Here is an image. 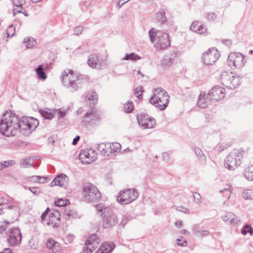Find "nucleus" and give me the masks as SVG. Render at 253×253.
Returning a JSON list of instances; mask_svg holds the SVG:
<instances>
[{
  "label": "nucleus",
  "mask_w": 253,
  "mask_h": 253,
  "mask_svg": "<svg viewBox=\"0 0 253 253\" xmlns=\"http://www.w3.org/2000/svg\"><path fill=\"white\" fill-rule=\"evenodd\" d=\"M109 146L110 153L119 152L121 150V145L120 143L117 142H114L112 143H108V147Z\"/></svg>",
  "instance_id": "obj_33"
},
{
  "label": "nucleus",
  "mask_w": 253,
  "mask_h": 253,
  "mask_svg": "<svg viewBox=\"0 0 253 253\" xmlns=\"http://www.w3.org/2000/svg\"><path fill=\"white\" fill-rule=\"evenodd\" d=\"M227 62L231 68L238 69L243 67L246 63L244 56L239 52L230 53L228 57Z\"/></svg>",
  "instance_id": "obj_11"
},
{
  "label": "nucleus",
  "mask_w": 253,
  "mask_h": 253,
  "mask_svg": "<svg viewBox=\"0 0 253 253\" xmlns=\"http://www.w3.org/2000/svg\"><path fill=\"white\" fill-rule=\"evenodd\" d=\"M44 178L42 177L41 176L38 175H33L31 176H28L25 178L27 181L31 182H38L40 181L41 179H44Z\"/></svg>",
  "instance_id": "obj_44"
},
{
  "label": "nucleus",
  "mask_w": 253,
  "mask_h": 253,
  "mask_svg": "<svg viewBox=\"0 0 253 253\" xmlns=\"http://www.w3.org/2000/svg\"><path fill=\"white\" fill-rule=\"evenodd\" d=\"M50 209L47 208L42 213L41 220L42 222H45L48 225H51L53 227H57L59 226V221L60 220V213L56 211L53 210V212L48 213Z\"/></svg>",
  "instance_id": "obj_9"
},
{
  "label": "nucleus",
  "mask_w": 253,
  "mask_h": 253,
  "mask_svg": "<svg viewBox=\"0 0 253 253\" xmlns=\"http://www.w3.org/2000/svg\"><path fill=\"white\" fill-rule=\"evenodd\" d=\"M229 78L230 77L227 75V72H223L220 77L221 84L224 86L231 89H235L240 85L241 83V78L239 76H235V77L232 78L231 82H228V80Z\"/></svg>",
  "instance_id": "obj_13"
},
{
  "label": "nucleus",
  "mask_w": 253,
  "mask_h": 253,
  "mask_svg": "<svg viewBox=\"0 0 253 253\" xmlns=\"http://www.w3.org/2000/svg\"><path fill=\"white\" fill-rule=\"evenodd\" d=\"M245 153L244 150H233L226 158L224 161V166L229 170H234L241 163L243 154Z\"/></svg>",
  "instance_id": "obj_8"
},
{
  "label": "nucleus",
  "mask_w": 253,
  "mask_h": 253,
  "mask_svg": "<svg viewBox=\"0 0 253 253\" xmlns=\"http://www.w3.org/2000/svg\"><path fill=\"white\" fill-rule=\"evenodd\" d=\"M6 228V226L5 224H0V233H2L4 231Z\"/></svg>",
  "instance_id": "obj_64"
},
{
  "label": "nucleus",
  "mask_w": 253,
  "mask_h": 253,
  "mask_svg": "<svg viewBox=\"0 0 253 253\" xmlns=\"http://www.w3.org/2000/svg\"><path fill=\"white\" fill-rule=\"evenodd\" d=\"M150 39L153 43L155 41L154 46L157 51L166 49L170 45L169 35L167 33L159 31L156 33L153 29L149 32Z\"/></svg>",
  "instance_id": "obj_4"
},
{
  "label": "nucleus",
  "mask_w": 253,
  "mask_h": 253,
  "mask_svg": "<svg viewBox=\"0 0 253 253\" xmlns=\"http://www.w3.org/2000/svg\"><path fill=\"white\" fill-rule=\"evenodd\" d=\"M37 74L38 76L39 79L44 80L46 79L47 76L45 73L44 72V68L42 65L38 66L36 69Z\"/></svg>",
  "instance_id": "obj_36"
},
{
  "label": "nucleus",
  "mask_w": 253,
  "mask_h": 253,
  "mask_svg": "<svg viewBox=\"0 0 253 253\" xmlns=\"http://www.w3.org/2000/svg\"><path fill=\"white\" fill-rule=\"evenodd\" d=\"M190 29L191 31L201 34H203L207 32V29L199 21L193 22Z\"/></svg>",
  "instance_id": "obj_23"
},
{
  "label": "nucleus",
  "mask_w": 253,
  "mask_h": 253,
  "mask_svg": "<svg viewBox=\"0 0 253 253\" xmlns=\"http://www.w3.org/2000/svg\"><path fill=\"white\" fill-rule=\"evenodd\" d=\"M96 208L98 211L102 212V215L106 212V210L107 209H111L110 208L104 206L102 204H97L96 205Z\"/></svg>",
  "instance_id": "obj_50"
},
{
  "label": "nucleus",
  "mask_w": 253,
  "mask_h": 253,
  "mask_svg": "<svg viewBox=\"0 0 253 253\" xmlns=\"http://www.w3.org/2000/svg\"><path fill=\"white\" fill-rule=\"evenodd\" d=\"M3 167V168H7L10 166H12L15 164V162L13 160H9L8 161H4L1 162Z\"/></svg>",
  "instance_id": "obj_48"
},
{
  "label": "nucleus",
  "mask_w": 253,
  "mask_h": 253,
  "mask_svg": "<svg viewBox=\"0 0 253 253\" xmlns=\"http://www.w3.org/2000/svg\"><path fill=\"white\" fill-rule=\"evenodd\" d=\"M88 65L93 69L99 68L100 63L98 57L96 54L90 55L87 61Z\"/></svg>",
  "instance_id": "obj_26"
},
{
  "label": "nucleus",
  "mask_w": 253,
  "mask_h": 253,
  "mask_svg": "<svg viewBox=\"0 0 253 253\" xmlns=\"http://www.w3.org/2000/svg\"><path fill=\"white\" fill-rule=\"evenodd\" d=\"M222 219L225 222L233 226L238 225L240 221L238 217L232 212H227L222 216Z\"/></svg>",
  "instance_id": "obj_21"
},
{
  "label": "nucleus",
  "mask_w": 253,
  "mask_h": 253,
  "mask_svg": "<svg viewBox=\"0 0 253 253\" xmlns=\"http://www.w3.org/2000/svg\"><path fill=\"white\" fill-rule=\"evenodd\" d=\"M134 109V106L132 101H128L124 105V111L126 113H131Z\"/></svg>",
  "instance_id": "obj_41"
},
{
  "label": "nucleus",
  "mask_w": 253,
  "mask_h": 253,
  "mask_svg": "<svg viewBox=\"0 0 253 253\" xmlns=\"http://www.w3.org/2000/svg\"><path fill=\"white\" fill-rule=\"evenodd\" d=\"M21 167L26 168H29V167H34V166L33 164H30L29 161L27 159H24L21 162Z\"/></svg>",
  "instance_id": "obj_52"
},
{
  "label": "nucleus",
  "mask_w": 253,
  "mask_h": 253,
  "mask_svg": "<svg viewBox=\"0 0 253 253\" xmlns=\"http://www.w3.org/2000/svg\"><path fill=\"white\" fill-rule=\"evenodd\" d=\"M86 98L87 100L93 101V103L97 102L98 100L97 95L95 91L93 90L87 92Z\"/></svg>",
  "instance_id": "obj_38"
},
{
  "label": "nucleus",
  "mask_w": 253,
  "mask_h": 253,
  "mask_svg": "<svg viewBox=\"0 0 253 253\" xmlns=\"http://www.w3.org/2000/svg\"><path fill=\"white\" fill-rule=\"evenodd\" d=\"M60 78L63 85L72 91L77 90L82 86L85 81L88 80L87 76L76 74L70 69H66L63 71Z\"/></svg>",
  "instance_id": "obj_1"
},
{
  "label": "nucleus",
  "mask_w": 253,
  "mask_h": 253,
  "mask_svg": "<svg viewBox=\"0 0 253 253\" xmlns=\"http://www.w3.org/2000/svg\"><path fill=\"white\" fill-rule=\"evenodd\" d=\"M82 195L87 202L96 201L101 198V194L97 188L89 182L83 184Z\"/></svg>",
  "instance_id": "obj_7"
},
{
  "label": "nucleus",
  "mask_w": 253,
  "mask_h": 253,
  "mask_svg": "<svg viewBox=\"0 0 253 253\" xmlns=\"http://www.w3.org/2000/svg\"><path fill=\"white\" fill-rule=\"evenodd\" d=\"M68 177L65 174H61L57 176L50 183V186H59L66 188L68 183Z\"/></svg>",
  "instance_id": "obj_20"
},
{
  "label": "nucleus",
  "mask_w": 253,
  "mask_h": 253,
  "mask_svg": "<svg viewBox=\"0 0 253 253\" xmlns=\"http://www.w3.org/2000/svg\"><path fill=\"white\" fill-rule=\"evenodd\" d=\"M84 28L83 26H79L74 29V34L79 36L82 33Z\"/></svg>",
  "instance_id": "obj_53"
},
{
  "label": "nucleus",
  "mask_w": 253,
  "mask_h": 253,
  "mask_svg": "<svg viewBox=\"0 0 253 253\" xmlns=\"http://www.w3.org/2000/svg\"><path fill=\"white\" fill-rule=\"evenodd\" d=\"M67 201L64 200L62 199H59L58 200L56 201L55 202V205L57 207H65L66 208V207H67Z\"/></svg>",
  "instance_id": "obj_47"
},
{
  "label": "nucleus",
  "mask_w": 253,
  "mask_h": 253,
  "mask_svg": "<svg viewBox=\"0 0 253 253\" xmlns=\"http://www.w3.org/2000/svg\"><path fill=\"white\" fill-rule=\"evenodd\" d=\"M139 126L142 129L152 128L156 125V120L145 114H141L137 116Z\"/></svg>",
  "instance_id": "obj_14"
},
{
  "label": "nucleus",
  "mask_w": 253,
  "mask_h": 253,
  "mask_svg": "<svg viewBox=\"0 0 253 253\" xmlns=\"http://www.w3.org/2000/svg\"><path fill=\"white\" fill-rule=\"evenodd\" d=\"M100 117L99 113L94 110L91 109L88 111L84 116L82 122L85 125L89 124H94L100 120Z\"/></svg>",
  "instance_id": "obj_19"
},
{
  "label": "nucleus",
  "mask_w": 253,
  "mask_h": 253,
  "mask_svg": "<svg viewBox=\"0 0 253 253\" xmlns=\"http://www.w3.org/2000/svg\"><path fill=\"white\" fill-rule=\"evenodd\" d=\"M7 242L10 246H16L21 243L22 234L18 228H13L7 231Z\"/></svg>",
  "instance_id": "obj_15"
},
{
  "label": "nucleus",
  "mask_w": 253,
  "mask_h": 253,
  "mask_svg": "<svg viewBox=\"0 0 253 253\" xmlns=\"http://www.w3.org/2000/svg\"><path fill=\"white\" fill-rule=\"evenodd\" d=\"M153 91L154 94L149 99L150 103L161 111L165 110L169 102V94L161 87L154 88Z\"/></svg>",
  "instance_id": "obj_3"
},
{
  "label": "nucleus",
  "mask_w": 253,
  "mask_h": 253,
  "mask_svg": "<svg viewBox=\"0 0 253 253\" xmlns=\"http://www.w3.org/2000/svg\"><path fill=\"white\" fill-rule=\"evenodd\" d=\"M225 95V89L217 85L212 88L208 93L209 98L215 101H218L223 99Z\"/></svg>",
  "instance_id": "obj_18"
},
{
  "label": "nucleus",
  "mask_w": 253,
  "mask_h": 253,
  "mask_svg": "<svg viewBox=\"0 0 253 253\" xmlns=\"http://www.w3.org/2000/svg\"><path fill=\"white\" fill-rule=\"evenodd\" d=\"M140 57H139V56L136 53H131L130 54H126L123 59L125 60H130L131 61H136L140 59Z\"/></svg>",
  "instance_id": "obj_39"
},
{
  "label": "nucleus",
  "mask_w": 253,
  "mask_h": 253,
  "mask_svg": "<svg viewBox=\"0 0 253 253\" xmlns=\"http://www.w3.org/2000/svg\"><path fill=\"white\" fill-rule=\"evenodd\" d=\"M194 151L201 162L205 163L207 160L206 157L202 150L199 148L196 147L194 149Z\"/></svg>",
  "instance_id": "obj_37"
},
{
  "label": "nucleus",
  "mask_w": 253,
  "mask_h": 253,
  "mask_svg": "<svg viewBox=\"0 0 253 253\" xmlns=\"http://www.w3.org/2000/svg\"><path fill=\"white\" fill-rule=\"evenodd\" d=\"M176 210L178 211H181L185 213H189V210L188 208H185L183 206H179L177 207L176 209Z\"/></svg>",
  "instance_id": "obj_57"
},
{
  "label": "nucleus",
  "mask_w": 253,
  "mask_h": 253,
  "mask_svg": "<svg viewBox=\"0 0 253 253\" xmlns=\"http://www.w3.org/2000/svg\"><path fill=\"white\" fill-rule=\"evenodd\" d=\"M242 197L246 200H253V189H247L244 190L241 193Z\"/></svg>",
  "instance_id": "obj_31"
},
{
  "label": "nucleus",
  "mask_w": 253,
  "mask_h": 253,
  "mask_svg": "<svg viewBox=\"0 0 253 253\" xmlns=\"http://www.w3.org/2000/svg\"><path fill=\"white\" fill-rule=\"evenodd\" d=\"M23 43L27 48H32L37 44V42L34 39L28 37L24 39Z\"/></svg>",
  "instance_id": "obj_35"
},
{
  "label": "nucleus",
  "mask_w": 253,
  "mask_h": 253,
  "mask_svg": "<svg viewBox=\"0 0 253 253\" xmlns=\"http://www.w3.org/2000/svg\"><path fill=\"white\" fill-rule=\"evenodd\" d=\"M177 244L181 247H184L186 246L187 242L186 241H183V242H181V240L179 239H177Z\"/></svg>",
  "instance_id": "obj_61"
},
{
  "label": "nucleus",
  "mask_w": 253,
  "mask_h": 253,
  "mask_svg": "<svg viewBox=\"0 0 253 253\" xmlns=\"http://www.w3.org/2000/svg\"><path fill=\"white\" fill-rule=\"evenodd\" d=\"M245 178L249 181L253 180V165L247 168L244 172Z\"/></svg>",
  "instance_id": "obj_32"
},
{
  "label": "nucleus",
  "mask_w": 253,
  "mask_h": 253,
  "mask_svg": "<svg viewBox=\"0 0 253 253\" xmlns=\"http://www.w3.org/2000/svg\"><path fill=\"white\" fill-rule=\"evenodd\" d=\"M7 38L12 37L15 35V29L13 25H10L7 31Z\"/></svg>",
  "instance_id": "obj_49"
},
{
  "label": "nucleus",
  "mask_w": 253,
  "mask_h": 253,
  "mask_svg": "<svg viewBox=\"0 0 253 253\" xmlns=\"http://www.w3.org/2000/svg\"><path fill=\"white\" fill-rule=\"evenodd\" d=\"M12 200L11 198H6L0 195V214L1 215L5 213L3 211V208L5 205L9 204Z\"/></svg>",
  "instance_id": "obj_29"
},
{
  "label": "nucleus",
  "mask_w": 253,
  "mask_h": 253,
  "mask_svg": "<svg viewBox=\"0 0 253 253\" xmlns=\"http://www.w3.org/2000/svg\"><path fill=\"white\" fill-rule=\"evenodd\" d=\"M24 2V0H13V3L14 5L20 8H22L23 3Z\"/></svg>",
  "instance_id": "obj_54"
},
{
  "label": "nucleus",
  "mask_w": 253,
  "mask_h": 253,
  "mask_svg": "<svg viewBox=\"0 0 253 253\" xmlns=\"http://www.w3.org/2000/svg\"><path fill=\"white\" fill-rule=\"evenodd\" d=\"M118 222V218L112 209H107L102 214V226L104 228H109Z\"/></svg>",
  "instance_id": "obj_10"
},
{
  "label": "nucleus",
  "mask_w": 253,
  "mask_h": 253,
  "mask_svg": "<svg viewBox=\"0 0 253 253\" xmlns=\"http://www.w3.org/2000/svg\"><path fill=\"white\" fill-rule=\"evenodd\" d=\"M54 114L57 115L59 118H64L66 114L65 112H62L60 109L54 111Z\"/></svg>",
  "instance_id": "obj_56"
},
{
  "label": "nucleus",
  "mask_w": 253,
  "mask_h": 253,
  "mask_svg": "<svg viewBox=\"0 0 253 253\" xmlns=\"http://www.w3.org/2000/svg\"><path fill=\"white\" fill-rule=\"evenodd\" d=\"M40 112L42 116L46 119L50 120L52 119L54 117V115L52 113H49L46 111L40 110Z\"/></svg>",
  "instance_id": "obj_46"
},
{
  "label": "nucleus",
  "mask_w": 253,
  "mask_h": 253,
  "mask_svg": "<svg viewBox=\"0 0 253 253\" xmlns=\"http://www.w3.org/2000/svg\"><path fill=\"white\" fill-rule=\"evenodd\" d=\"M18 130L20 133L26 135L31 133L38 126L39 121L34 118L23 117L19 118Z\"/></svg>",
  "instance_id": "obj_5"
},
{
  "label": "nucleus",
  "mask_w": 253,
  "mask_h": 253,
  "mask_svg": "<svg viewBox=\"0 0 253 253\" xmlns=\"http://www.w3.org/2000/svg\"><path fill=\"white\" fill-rule=\"evenodd\" d=\"M108 147V143H100L98 145V150L103 156H109V147Z\"/></svg>",
  "instance_id": "obj_30"
},
{
  "label": "nucleus",
  "mask_w": 253,
  "mask_h": 253,
  "mask_svg": "<svg viewBox=\"0 0 253 253\" xmlns=\"http://www.w3.org/2000/svg\"><path fill=\"white\" fill-rule=\"evenodd\" d=\"M172 59L170 58L168 59L164 58L161 60V65L165 68L169 67L172 65Z\"/></svg>",
  "instance_id": "obj_43"
},
{
  "label": "nucleus",
  "mask_w": 253,
  "mask_h": 253,
  "mask_svg": "<svg viewBox=\"0 0 253 253\" xmlns=\"http://www.w3.org/2000/svg\"><path fill=\"white\" fill-rule=\"evenodd\" d=\"M241 233L243 235H246L248 233L251 235H253V228L249 224L245 225L241 230Z\"/></svg>",
  "instance_id": "obj_40"
},
{
  "label": "nucleus",
  "mask_w": 253,
  "mask_h": 253,
  "mask_svg": "<svg viewBox=\"0 0 253 253\" xmlns=\"http://www.w3.org/2000/svg\"><path fill=\"white\" fill-rule=\"evenodd\" d=\"M138 196L139 193L135 189H125L118 193L116 199L120 204L125 205L135 201Z\"/></svg>",
  "instance_id": "obj_6"
},
{
  "label": "nucleus",
  "mask_w": 253,
  "mask_h": 253,
  "mask_svg": "<svg viewBox=\"0 0 253 253\" xmlns=\"http://www.w3.org/2000/svg\"><path fill=\"white\" fill-rule=\"evenodd\" d=\"M128 221V218L126 216H125L122 219V221L119 224L120 226H122L123 227H124V226L126 225V224L127 223Z\"/></svg>",
  "instance_id": "obj_58"
},
{
  "label": "nucleus",
  "mask_w": 253,
  "mask_h": 253,
  "mask_svg": "<svg viewBox=\"0 0 253 253\" xmlns=\"http://www.w3.org/2000/svg\"><path fill=\"white\" fill-rule=\"evenodd\" d=\"M211 101L212 100L209 98L208 94L206 95L201 93L199 96L197 104L201 108H205L208 107Z\"/></svg>",
  "instance_id": "obj_24"
},
{
  "label": "nucleus",
  "mask_w": 253,
  "mask_h": 253,
  "mask_svg": "<svg viewBox=\"0 0 253 253\" xmlns=\"http://www.w3.org/2000/svg\"><path fill=\"white\" fill-rule=\"evenodd\" d=\"M18 13H23V12L21 9H17V8H13V14L15 16Z\"/></svg>",
  "instance_id": "obj_62"
},
{
  "label": "nucleus",
  "mask_w": 253,
  "mask_h": 253,
  "mask_svg": "<svg viewBox=\"0 0 253 253\" xmlns=\"http://www.w3.org/2000/svg\"><path fill=\"white\" fill-rule=\"evenodd\" d=\"M231 185L230 184H227L226 187L220 190V192L221 193H225V197H227L229 198L231 193Z\"/></svg>",
  "instance_id": "obj_45"
},
{
  "label": "nucleus",
  "mask_w": 253,
  "mask_h": 253,
  "mask_svg": "<svg viewBox=\"0 0 253 253\" xmlns=\"http://www.w3.org/2000/svg\"><path fill=\"white\" fill-rule=\"evenodd\" d=\"M157 22L161 25L164 24L167 20L166 11L164 9H160L155 14Z\"/></svg>",
  "instance_id": "obj_28"
},
{
  "label": "nucleus",
  "mask_w": 253,
  "mask_h": 253,
  "mask_svg": "<svg viewBox=\"0 0 253 253\" xmlns=\"http://www.w3.org/2000/svg\"><path fill=\"white\" fill-rule=\"evenodd\" d=\"M19 203L18 202H15L13 203H10L6 205L5 207L3 208V211L4 210H14L19 213L20 208H19Z\"/></svg>",
  "instance_id": "obj_34"
},
{
  "label": "nucleus",
  "mask_w": 253,
  "mask_h": 253,
  "mask_svg": "<svg viewBox=\"0 0 253 253\" xmlns=\"http://www.w3.org/2000/svg\"><path fill=\"white\" fill-rule=\"evenodd\" d=\"M210 234L209 231L206 230L200 231V234L198 237H204L208 236Z\"/></svg>",
  "instance_id": "obj_60"
},
{
  "label": "nucleus",
  "mask_w": 253,
  "mask_h": 253,
  "mask_svg": "<svg viewBox=\"0 0 253 253\" xmlns=\"http://www.w3.org/2000/svg\"><path fill=\"white\" fill-rule=\"evenodd\" d=\"M220 56L218 51L214 47L209 48L204 52L202 56V61L206 65H211L214 63Z\"/></svg>",
  "instance_id": "obj_12"
},
{
  "label": "nucleus",
  "mask_w": 253,
  "mask_h": 253,
  "mask_svg": "<svg viewBox=\"0 0 253 253\" xmlns=\"http://www.w3.org/2000/svg\"><path fill=\"white\" fill-rule=\"evenodd\" d=\"M193 197H194V199L195 202L197 204H200L201 203V195H200L199 193H198L197 192H193Z\"/></svg>",
  "instance_id": "obj_55"
},
{
  "label": "nucleus",
  "mask_w": 253,
  "mask_h": 253,
  "mask_svg": "<svg viewBox=\"0 0 253 253\" xmlns=\"http://www.w3.org/2000/svg\"><path fill=\"white\" fill-rule=\"evenodd\" d=\"M99 243L100 240L95 234L91 235L85 241L84 253H91L97 248Z\"/></svg>",
  "instance_id": "obj_17"
},
{
  "label": "nucleus",
  "mask_w": 253,
  "mask_h": 253,
  "mask_svg": "<svg viewBox=\"0 0 253 253\" xmlns=\"http://www.w3.org/2000/svg\"><path fill=\"white\" fill-rule=\"evenodd\" d=\"M143 92V87L141 86H138L133 90L134 94L139 99H142V93Z\"/></svg>",
  "instance_id": "obj_42"
},
{
  "label": "nucleus",
  "mask_w": 253,
  "mask_h": 253,
  "mask_svg": "<svg viewBox=\"0 0 253 253\" xmlns=\"http://www.w3.org/2000/svg\"><path fill=\"white\" fill-rule=\"evenodd\" d=\"M46 247L49 249L51 250L53 253H61L59 243L51 238L47 240Z\"/></svg>",
  "instance_id": "obj_25"
},
{
  "label": "nucleus",
  "mask_w": 253,
  "mask_h": 253,
  "mask_svg": "<svg viewBox=\"0 0 253 253\" xmlns=\"http://www.w3.org/2000/svg\"><path fill=\"white\" fill-rule=\"evenodd\" d=\"M96 155L95 151L86 149L81 150L79 158L83 164H89L95 161L97 158Z\"/></svg>",
  "instance_id": "obj_16"
},
{
  "label": "nucleus",
  "mask_w": 253,
  "mask_h": 253,
  "mask_svg": "<svg viewBox=\"0 0 253 253\" xmlns=\"http://www.w3.org/2000/svg\"><path fill=\"white\" fill-rule=\"evenodd\" d=\"M28 189L32 193L35 195H39L41 193V192L40 191H38L37 188L35 187H29Z\"/></svg>",
  "instance_id": "obj_59"
},
{
  "label": "nucleus",
  "mask_w": 253,
  "mask_h": 253,
  "mask_svg": "<svg viewBox=\"0 0 253 253\" xmlns=\"http://www.w3.org/2000/svg\"><path fill=\"white\" fill-rule=\"evenodd\" d=\"M19 118L11 112H7L1 117L0 121V132L6 136H14L18 130Z\"/></svg>",
  "instance_id": "obj_2"
},
{
  "label": "nucleus",
  "mask_w": 253,
  "mask_h": 253,
  "mask_svg": "<svg viewBox=\"0 0 253 253\" xmlns=\"http://www.w3.org/2000/svg\"><path fill=\"white\" fill-rule=\"evenodd\" d=\"M206 16L207 19L210 21H213L217 17L216 14L213 12L207 13L206 14Z\"/></svg>",
  "instance_id": "obj_51"
},
{
  "label": "nucleus",
  "mask_w": 253,
  "mask_h": 253,
  "mask_svg": "<svg viewBox=\"0 0 253 253\" xmlns=\"http://www.w3.org/2000/svg\"><path fill=\"white\" fill-rule=\"evenodd\" d=\"M80 139V136H78V135L76 136L75 137V138H74L73 140V142H72L73 145H76L78 143V141H79Z\"/></svg>",
  "instance_id": "obj_63"
},
{
  "label": "nucleus",
  "mask_w": 253,
  "mask_h": 253,
  "mask_svg": "<svg viewBox=\"0 0 253 253\" xmlns=\"http://www.w3.org/2000/svg\"><path fill=\"white\" fill-rule=\"evenodd\" d=\"M115 245L113 242L102 243L95 253H111L114 249Z\"/></svg>",
  "instance_id": "obj_22"
},
{
  "label": "nucleus",
  "mask_w": 253,
  "mask_h": 253,
  "mask_svg": "<svg viewBox=\"0 0 253 253\" xmlns=\"http://www.w3.org/2000/svg\"><path fill=\"white\" fill-rule=\"evenodd\" d=\"M62 212H63L66 216H67L66 217V218H68L69 219L76 218L79 216L78 213L76 211L70 206L66 207L64 209V211H62Z\"/></svg>",
  "instance_id": "obj_27"
}]
</instances>
